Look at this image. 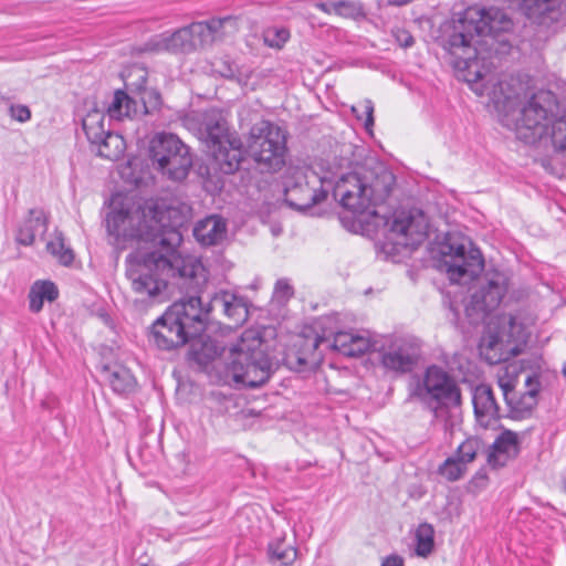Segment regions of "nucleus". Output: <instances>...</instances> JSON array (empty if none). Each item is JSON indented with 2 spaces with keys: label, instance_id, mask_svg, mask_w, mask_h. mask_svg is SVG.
I'll list each match as a JSON object with an SVG mask.
<instances>
[{
  "label": "nucleus",
  "instance_id": "7ed1b4c3",
  "mask_svg": "<svg viewBox=\"0 0 566 566\" xmlns=\"http://www.w3.org/2000/svg\"><path fill=\"white\" fill-rule=\"evenodd\" d=\"M474 91L482 95L485 91L503 112V124L515 130L525 143L534 144L548 134V125L557 108L554 93L546 90L534 91L528 82L518 76H506L496 83L482 82Z\"/></svg>",
  "mask_w": 566,
  "mask_h": 566
},
{
  "label": "nucleus",
  "instance_id": "cd10ccee",
  "mask_svg": "<svg viewBox=\"0 0 566 566\" xmlns=\"http://www.w3.org/2000/svg\"><path fill=\"white\" fill-rule=\"evenodd\" d=\"M94 145L97 146V154L109 160H117L122 157L126 149L124 138L116 133L107 132L101 140H97Z\"/></svg>",
  "mask_w": 566,
  "mask_h": 566
},
{
  "label": "nucleus",
  "instance_id": "4be33fe9",
  "mask_svg": "<svg viewBox=\"0 0 566 566\" xmlns=\"http://www.w3.org/2000/svg\"><path fill=\"white\" fill-rule=\"evenodd\" d=\"M525 15L537 24L549 25L560 17V0H524Z\"/></svg>",
  "mask_w": 566,
  "mask_h": 566
},
{
  "label": "nucleus",
  "instance_id": "5fc2aeb1",
  "mask_svg": "<svg viewBox=\"0 0 566 566\" xmlns=\"http://www.w3.org/2000/svg\"><path fill=\"white\" fill-rule=\"evenodd\" d=\"M352 113L356 116L358 120H360L363 117L358 114V108L356 106H352Z\"/></svg>",
  "mask_w": 566,
  "mask_h": 566
},
{
  "label": "nucleus",
  "instance_id": "f704fd0d",
  "mask_svg": "<svg viewBox=\"0 0 566 566\" xmlns=\"http://www.w3.org/2000/svg\"><path fill=\"white\" fill-rule=\"evenodd\" d=\"M207 22L213 35V43L223 40L238 29L237 20L232 17L213 18Z\"/></svg>",
  "mask_w": 566,
  "mask_h": 566
},
{
  "label": "nucleus",
  "instance_id": "a18cd8bd",
  "mask_svg": "<svg viewBox=\"0 0 566 566\" xmlns=\"http://www.w3.org/2000/svg\"><path fill=\"white\" fill-rule=\"evenodd\" d=\"M356 334L339 332L335 335L332 346L345 355L346 350L349 349Z\"/></svg>",
  "mask_w": 566,
  "mask_h": 566
},
{
  "label": "nucleus",
  "instance_id": "a878e982",
  "mask_svg": "<svg viewBox=\"0 0 566 566\" xmlns=\"http://www.w3.org/2000/svg\"><path fill=\"white\" fill-rule=\"evenodd\" d=\"M59 296L56 285L51 281H36L29 292V307L33 313H39L44 301L53 302Z\"/></svg>",
  "mask_w": 566,
  "mask_h": 566
},
{
  "label": "nucleus",
  "instance_id": "bf43d9fd",
  "mask_svg": "<svg viewBox=\"0 0 566 566\" xmlns=\"http://www.w3.org/2000/svg\"><path fill=\"white\" fill-rule=\"evenodd\" d=\"M564 489L566 490V475L563 479Z\"/></svg>",
  "mask_w": 566,
  "mask_h": 566
},
{
  "label": "nucleus",
  "instance_id": "b1692460",
  "mask_svg": "<svg viewBox=\"0 0 566 566\" xmlns=\"http://www.w3.org/2000/svg\"><path fill=\"white\" fill-rule=\"evenodd\" d=\"M191 167L192 156L190 154L189 147L186 146L184 151L177 153V155L167 161V164H159L154 168L160 171L163 176L169 180L182 181L189 175Z\"/></svg>",
  "mask_w": 566,
  "mask_h": 566
},
{
  "label": "nucleus",
  "instance_id": "603ef678",
  "mask_svg": "<svg viewBox=\"0 0 566 566\" xmlns=\"http://www.w3.org/2000/svg\"><path fill=\"white\" fill-rule=\"evenodd\" d=\"M405 560L401 556L397 554H391L389 556H386L380 566H403Z\"/></svg>",
  "mask_w": 566,
  "mask_h": 566
},
{
  "label": "nucleus",
  "instance_id": "20e7f679",
  "mask_svg": "<svg viewBox=\"0 0 566 566\" xmlns=\"http://www.w3.org/2000/svg\"><path fill=\"white\" fill-rule=\"evenodd\" d=\"M168 279L174 280V284L185 296L171 304L151 325L149 339L163 350H171L184 346L203 332L205 312L201 306L200 293H202L206 282L199 291H195L182 286V277L179 274H168L166 285H168ZM166 287L155 297L159 296ZM140 295L149 297L147 294ZM150 298H154V296H150Z\"/></svg>",
  "mask_w": 566,
  "mask_h": 566
},
{
  "label": "nucleus",
  "instance_id": "09e8293b",
  "mask_svg": "<svg viewBox=\"0 0 566 566\" xmlns=\"http://www.w3.org/2000/svg\"><path fill=\"white\" fill-rule=\"evenodd\" d=\"M9 113L13 119L20 123H25L31 118V111L25 105H11Z\"/></svg>",
  "mask_w": 566,
  "mask_h": 566
},
{
  "label": "nucleus",
  "instance_id": "f03ea898",
  "mask_svg": "<svg viewBox=\"0 0 566 566\" xmlns=\"http://www.w3.org/2000/svg\"><path fill=\"white\" fill-rule=\"evenodd\" d=\"M512 19L501 9L469 7L442 24L439 41L441 46L453 56V66L465 71L469 84L488 81L478 60L475 38L490 36L500 44H507L504 38L513 30Z\"/></svg>",
  "mask_w": 566,
  "mask_h": 566
},
{
  "label": "nucleus",
  "instance_id": "c756f323",
  "mask_svg": "<svg viewBox=\"0 0 566 566\" xmlns=\"http://www.w3.org/2000/svg\"><path fill=\"white\" fill-rule=\"evenodd\" d=\"M106 115L97 109H94L86 114L82 120L83 130L91 144H95L97 140L109 132L105 128Z\"/></svg>",
  "mask_w": 566,
  "mask_h": 566
},
{
  "label": "nucleus",
  "instance_id": "423d86ee",
  "mask_svg": "<svg viewBox=\"0 0 566 566\" xmlns=\"http://www.w3.org/2000/svg\"><path fill=\"white\" fill-rule=\"evenodd\" d=\"M394 176L385 172L371 184L365 182L356 172L340 175L335 181L334 196L340 205L355 214L376 216L375 207L382 203L391 192Z\"/></svg>",
  "mask_w": 566,
  "mask_h": 566
},
{
  "label": "nucleus",
  "instance_id": "37998d69",
  "mask_svg": "<svg viewBox=\"0 0 566 566\" xmlns=\"http://www.w3.org/2000/svg\"><path fill=\"white\" fill-rule=\"evenodd\" d=\"M371 347H375V345L371 344L368 338L356 335L349 349L346 350L345 356L358 357L370 350Z\"/></svg>",
  "mask_w": 566,
  "mask_h": 566
},
{
  "label": "nucleus",
  "instance_id": "3c124183",
  "mask_svg": "<svg viewBox=\"0 0 566 566\" xmlns=\"http://www.w3.org/2000/svg\"><path fill=\"white\" fill-rule=\"evenodd\" d=\"M394 36L397 41V43L401 46V48H410L415 43V39L413 36L410 34L409 31L405 30V29H397L395 30L394 32Z\"/></svg>",
  "mask_w": 566,
  "mask_h": 566
},
{
  "label": "nucleus",
  "instance_id": "4d7b16f0",
  "mask_svg": "<svg viewBox=\"0 0 566 566\" xmlns=\"http://www.w3.org/2000/svg\"><path fill=\"white\" fill-rule=\"evenodd\" d=\"M322 338L321 337H316L313 342V348L316 349L321 343Z\"/></svg>",
  "mask_w": 566,
  "mask_h": 566
},
{
  "label": "nucleus",
  "instance_id": "aec40b11",
  "mask_svg": "<svg viewBox=\"0 0 566 566\" xmlns=\"http://www.w3.org/2000/svg\"><path fill=\"white\" fill-rule=\"evenodd\" d=\"M48 230V216L41 208H32L19 224L15 232L18 244L29 247L34 243L36 235H42Z\"/></svg>",
  "mask_w": 566,
  "mask_h": 566
},
{
  "label": "nucleus",
  "instance_id": "f257e3e1",
  "mask_svg": "<svg viewBox=\"0 0 566 566\" xmlns=\"http://www.w3.org/2000/svg\"><path fill=\"white\" fill-rule=\"evenodd\" d=\"M150 247L126 256V276L137 294L157 295L166 286L168 274H179L184 287L199 291L206 282V269L195 256L181 255L178 230L191 216V207L179 200H159L143 207Z\"/></svg>",
  "mask_w": 566,
  "mask_h": 566
},
{
  "label": "nucleus",
  "instance_id": "c85d7f7f",
  "mask_svg": "<svg viewBox=\"0 0 566 566\" xmlns=\"http://www.w3.org/2000/svg\"><path fill=\"white\" fill-rule=\"evenodd\" d=\"M137 113L136 102L130 98L126 92L117 90L114 93L113 101L107 107V115L113 119L130 117Z\"/></svg>",
  "mask_w": 566,
  "mask_h": 566
},
{
  "label": "nucleus",
  "instance_id": "8fccbe9b",
  "mask_svg": "<svg viewBox=\"0 0 566 566\" xmlns=\"http://www.w3.org/2000/svg\"><path fill=\"white\" fill-rule=\"evenodd\" d=\"M364 108V113L366 115L365 118V128L367 132H371V128L374 127L375 119H374V103L369 98H365L359 104Z\"/></svg>",
  "mask_w": 566,
  "mask_h": 566
},
{
  "label": "nucleus",
  "instance_id": "c9c22d12",
  "mask_svg": "<svg viewBox=\"0 0 566 566\" xmlns=\"http://www.w3.org/2000/svg\"><path fill=\"white\" fill-rule=\"evenodd\" d=\"M195 51L213 44V35L207 21L193 22L188 25Z\"/></svg>",
  "mask_w": 566,
  "mask_h": 566
},
{
  "label": "nucleus",
  "instance_id": "de8ad7c7",
  "mask_svg": "<svg viewBox=\"0 0 566 566\" xmlns=\"http://www.w3.org/2000/svg\"><path fill=\"white\" fill-rule=\"evenodd\" d=\"M274 294L277 298L286 301L293 296V287L287 280L280 279L275 283Z\"/></svg>",
  "mask_w": 566,
  "mask_h": 566
},
{
  "label": "nucleus",
  "instance_id": "4c0bfd02",
  "mask_svg": "<svg viewBox=\"0 0 566 566\" xmlns=\"http://www.w3.org/2000/svg\"><path fill=\"white\" fill-rule=\"evenodd\" d=\"M296 549L284 541L269 545V557L271 562H280L282 565H291L296 558Z\"/></svg>",
  "mask_w": 566,
  "mask_h": 566
},
{
  "label": "nucleus",
  "instance_id": "ea45409f",
  "mask_svg": "<svg viewBox=\"0 0 566 566\" xmlns=\"http://www.w3.org/2000/svg\"><path fill=\"white\" fill-rule=\"evenodd\" d=\"M333 11L339 17L354 20L363 19L366 15L363 3L358 1L339 0L333 2Z\"/></svg>",
  "mask_w": 566,
  "mask_h": 566
},
{
  "label": "nucleus",
  "instance_id": "412c9836",
  "mask_svg": "<svg viewBox=\"0 0 566 566\" xmlns=\"http://www.w3.org/2000/svg\"><path fill=\"white\" fill-rule=\"evenodd\" d=\"M188 25L172 33H163L153 38L148 45L154 51H167L171 53H189L195 51Z\"/></svg>",
  "mask_w": 566,
  "mask_h": 566
},
{
  "label": "nucleus",
  "instance_id": "6e6d98bb",
  "mask_svg": "<svg viewBox=\"0 0 566 566\" xmlns=\"http://www.w3.org/2000/svg\"><path fill=\"white\" fill-rule=\"evenodd\" d=\"M502 359H504L502 356H499L496 358L488 357V360L490 361V364H496V363L501 361Z\"/></svg>",
  "mask_w": 566,
  "mask_h": 566
},
{
  "label": "nucleus",
  "instance_id": "7c9ffc66",
  "mask_svg": "<svg viewBox=\"0 0 566 566\" xmlns=\"http://www.w3.org/2000/svg\"><path fill=\"white\" fill-rule=\"evenodd\" d=\"M459 407H443L433 406L432 412L437 423L441 424L443 431L449 437H452L457 429L460 427Z\"/></svg>",
  "mask_w": 566,
  "mask_h": 566
},
{
  "label": "nucleus",
  "instance_id": "1a4fd4ad",
  "mask_svg": "<svg viewBox=\"0 0 566 566\" xmlns=\"http://www.w3.org/2000/svg\"><path fill=\"white\" fill-rule=\"evenodd\" d=\"M249 149L262 171L275 172L285 165V135L271 122L262 120L252 126Z\"/></svg>",
  "mask_w": 566,
  "mask_h": 566
},
{
  "label": "nucleus",
  "instance_id": "0eeeda50",
  "mask_svg": "<svg viewBox=\"0 0 566 566\" xmlns=\"http://www.w3.org/2000/svg\"><path fill=\"white\" fill-rule=\"evenodd\" d=\"M229 371L237 384L256 388L266 382L272 363L262 349V340L254 331H245L230 349Z\"/></svg>",
  "mask_w": 566,
  "mask_h": 566
},
{
  "label": "nucleus",
  "instance_id": "393cba45",
  "mask_svg": "<svg viewBox=\"0 0 566 566\" xmlns=\"http://www.w3.org/2000/svg\"><path fill=\"white\" fill-rule=\"evenodd\" d=\"M102 376L117 394H128L133 391L136 381L129 369L122 365L108 366L102 368Z\"/></svg>",
  "mask_w": 566,
  "mask_h": 566
},
{
  "label": "nucleus",
  "instance_id": "49530a36",
  "mask_svg": "<svg viewBox=\"0 0 566 566\" xmlns=\"http://www.w3.org/2000/svg\"><path fill=\"white\" fill-rule=\"evenodd\" d=\"M140 101L144 104L145 112L149 113L150 109H156L161 104V97L160 94L157 91L154 90H146L142 96Z\"/></svg>",
  "mask_w": 566,
  "mask_h": 566
},
{
  "label": "nucleus",
  "instance_id": "a211bd4d",
  "mask_svg": "<svg viewBox=\"0 0 566 566\" xmlns=\"http://www.w3.org/2000/svg\"><path fill=\"white\" fill-rule=\"evenodd\" d=\"M520 453L518 434L512 430H503L488 449L486 461L492 468H502Z\"/></svg>",
  "mask_w": 566,
  "mask_h": 566
},
{
  "label": "nucleus",
  "instance_id": "e433bc0d",
  "mask_svg": "<svg viewBox=\"0 0 566 566\" xmlns=\"http://www.w3.org/2000/svg\"><path fill=\"white\" fill-rule=\"evenodd\" d=\"M484 448V443L476 437L465 439L455 450L454 454L468 467L475 460L476 455Z\"/></svg>",
  "mask_w": 566,
  "mask_h": 566
},
{
  "label": "nucleus",
  "instance_id": "f8f14e48",
  "mask_svg": "<svg viewBox=\"0 0 566 566\" xmlns=\"http://www.w3.org/2000/svg\"><path fill=\"white\" fill-rule=\"evenodd\" d=\"M426 396H430L436 401V406H461L460 387L452 376L437 365L427 368L422 384L418 382L409 397L423 400Z\"/></svg>",
  "mask_w": 566,
  "mask_h": 566
},
{
  "label": "nucleus",
  "instance_id": "c03bdc74",
  "mask_svg": "<svg viewBox=\"0 0 566 566\" xmlns=\"http://www.w3.org/2000/svg\"><path fill=\"white\" fill-rule=\"evenodd\" d=\"M134 77L135 81L127 82V87L135 90L140 95L147 90L146 83H147V72L144 69L137 67L134 69L129 75L128 78Z\"/></svg>",
  "mask_w": 566,
  "mask_h": 566
},
{
  "label": "nucleus",
  "instance_id": "a19ab883",
  "mask_svg": "<svg viewBox=\"0 0 566 566\" xmlns=\"http://www.w3.org/2000/svg\"><path fill=\"white\" fill-rule=\"evenodd\" d=\"M223 314L235 324L243 323L249 315L245 300L234 294V300H229V306L226 307Z\"/></svg>",
  "mask_w": 566,
  "mask_h": 566
},
{
  "label": "nucleus",
  "instance_id": "473e14b6",
  "mask_svg": "<svg viewBox=\"0 0 566 566\" xmlns=\"http://www.w3.org/2000/svg\"><path fill=\"white\" fill-rule=\"evenodd\" d=\"M46 251L64 266L71 265L74 260V252L65 247L62 232H55L54 238L46 243Z\"/></svg>",
  "mask_w": 566,
  "mask_h": 566
},
{
  "label": "nucleus",
  "instance_id": "39448f33",
  "mask_svg": "<svg viewBox=\"0 0 566 566\" xmlns=\"http://www.w3.org/2000/svg\"><path fill=\"white\" fill-rule=\"evenodd\" d=\"M185 126L197 136L210 154V169L222 175L238 171L243 158V143L231 133L228 122L218 109L192 112L184 119Z\"/></svg>",
  "mask_w": 566,
  "mask_h": 566
},
{
  "label": "nucleus",
  "instance_id": "6e6552de",
  "mask_svg": "<svg viewBox=\"0 0 566 566\" xmlns=\"http://www.w3.org/2000/svg\"><path fill=\"white\" fill-rule=\"evenodd\" d=\"M441 254L440 269L452 283L468 284L483 271L482 253L467 238L449 235L441 247Z\"/></svg>",
  "mask_w": 566,
  "mask_h": 566
},
{
  "label": "nucleus",
  "instance_id": "864d4df0",
  "mask_svg": "<svg viewBox=\"0 0 566 566\" xmlns=\"http://www.w3.org/2000/svg\"><path fill=\"white\" fill-rule=\"evenodd\" d=\"M315 7L324 13L331 14L333 11V3L327 4L325 2H317Z\"/></svg>",
  "mask_w": 566,
  "mask_h": 566
},
{
  "label": "nucleus",
  "instance_id": "2eb2a0df",
  "mask_svg": "<svg viewBox=\"0 0 566 566\" xmlns=\"http://www.w3.org/2000/svg\"><path fill=\"white\" fill-rule=\"evenodd\" d=\"M106 229L109 235L114 237L119 243L127 240H136L138 247L147 250L150 247L149 230L145 228V214L143 208L134 212H125L123 210L112 211L106 218Z\"/></svg>",
  "mask_w": 566,
  "mask_h": 566
},
{
  "label": "nucleus",
  "instance_id": "58836bf2",
  "mask_svg": "<svg viewBox=\"0 0 566 566\" xmlns=\"http://www.w3.org/2000/svg\"><path fill=\"white\" fill-rule=\"evenodd\" d=\"M468 467L455 455H451L444 460V462L439 467V474L447 479L448 481H458L460 480L467 472Z\"/></svg>",
  "mask_w": 566,
  "mask_h": 566
},
{
  "label": "nucleus",
  "instance_id": "13d9d810",
  "mask_svg": "<svg viewBox=\"0 0 566 566\" xmlns=\"http://www.w3.org/2000/svg\"><path fill=\"white\" fill-rule=\"evenodd\" d=\"M495 346H496V342H495V340H491V342L489 343V348H490V349H494V347H495Z\"/></svg>",
  "mask_w": 566,
  "mask_h": 566
},
{
  "label": "nucleus",
  "instance_id": "9d476101",
  "mask_svg": "<svg viewBox=\"0 0 566 566\" xmlns=\"http://www.w3.org/2000/svg\"><path fill=\"white\" fill-rule=\"evenodd\" d=\"M429 221L418 209L401 210L394 213L388 222V231L384 249L388 253H401L413 250L428 237Z\"/></svg>",
  "mask_w": 566,
  "mask_h": 566
},
{
  "label": "nucleus",
  "instance_id": "bb28decb",
  "mask_svg": "<svg viewBox=\"0 0 566 566\" xmlns=\"http://www.w3.org/2000/svg\"><path fill=\"white\" fill-rule=\"evenodd\" d=\"M208 287V272L206 271V284L202 289L201 296V306L205 312L203 316V329L206 328V322L208 319V315L210 312L220 310L222 313L226 311V307L229 306V300H234V293L228 291H220L210 295L207 293Z\"/></svg>",
  "mask_w": 566,
  "mask_h": 566
},
{
  "label": "nucleus",
  "instance_id": "6ab92c4d",
  "mask_svg": "<svg viewBox=\"0 0 566 566\" xmlns=\"http://www.w3.org/2000/svg\"><path fill=\"white\" fill-rule=\"evenodd\" d=\"M187 145L175 134L158 133L149 143V158L153 167L167 164L179 151H184Z\"/></svg>",
  "mask_w": 566,
  "mask_h": 566
},
{
  "label": "nucleus",
  "instance_id": "f3484780",
  "mask_svg": "<svg viewBox=\"0 0 566 566\" xmlns=\"http://www.w3.org/2000/svg\"><path fill=\"white\" fill-rule=\"evenodd\" d=\"M472 402L476 422L484 429L500 419V407L489 385L481 384L473 390Z\"/></svg>",
  "mask_w": 566,
  "mask_h": 566
},
{
  "label": "nucleus",
  "instance_id": "9b49d317",
  "mask_svg": "<svg viewBox=\"0 0 566 566\" xmlns=\"http://www.w3.org/2000/svg\"><path fill=\"white\" fill-rule=\"evenodd\" d=\"M325 177H319L306 167H289L283 177L285 202L296 209L306 210L327 197L323 188Z\"/></svg>",
  "mask_w": 566,
  "mask_h": 566
},
{
  "label": "nucleus",
  "instance_id": "052dcab7",
  "mask_svg": "<svg viewBox=\"0 0 566 566\" xmlns=\"http://www.w3.org/2000/svg\"><path fill=\"white\" fill-rule=\"evenodd\" d=\"M563 374L566 376V364L563 367Z\"/></svg>",
  "mask_w": 566,
  "mask_h": 566
},
{
  "label": "nucleus",
  "instance_id": "ddd939ff",
  "mask_svg": "<svg viewBox=\"0 0 566 566\" xmlns=\"http://www.w3.org/2000/svg\"><path fill=\"white\" fill-rule=\"evenodd\" d=\"M379 361L384 369L396 375L410 373L417 366L421 349L419 342L409 336L387 338L379 347Z\"/></svg>",
  "mask_w": 566,
  "mask_h": 566
},
{
  "label": "nucleus",
  "instance_id": "4468645a",
  "mask_svg": "<svg viewBox=\"0 0 566 566\" xmlns=\"http://www.w3.org/2000/svg\"><path fill=\"white\" fill-rule=\"evenodd\" d=\"M507 292V277L504 273H488L485 284L474 292L465 305V314L471 324H479L494 311Z\"/></svg>",
  "mask_w": 566,
  "mask_h": 566
},
{
  "label": "nucleus",
  "instance_id": "2f4dec72",
  "mask_svg": "<svg viewBox=\"0 0 566 566\" xmlns=\"http://www.w3.org/2000/svg\"><path fill=\"white\" fill-rule=\"evenodd\" d=\"M552 144L557 150H566V111L555 114L548 125V134Z\"/></svg>",
  "mask_w": 566,
  "mask_h": 566
},
{
  "label": "nucleus",
  "instance_id": "72a5a7b5",
  "mask_svg": "<svg viewBox=\"0 0 566 566\" xmlns=\"http://www.w3.org/2000/svg\"><path fill=\"white\" fill-rule=\"evenodd\" d=\"M434 546V530L428 523L420 524L416 530V554L427 557Z\"/></svg>",
  "mask_w": 566,
  "mask_h": 566
},
{
  "label": "nucleus",
  "instance_id": "5701e85b",
  "mask_svg": "<svg viewBox=\"0 0 566 566\" xmlns=\"http://www.w3.org/2000/svg\"><path fill=\"white\" fill-rule=\"evenodd\" d=\"M193 235L202 245H217L226 239L227 223L219 216H209L196 223Z\"/></svg>",
  "mask_w": 566,
  "mask_h": 566
},
{
  "label": "nucleus",
  "instance_id": "dca6fc26",
  "mask_svg": "<svg viewBox=\"0 0 566 566\" xmlns=\"http://www.w3.org/2000/svg\"><path fill=\"white\" fill-rule=\"evenodd\" d=\"M525 385L526 390L516 397L510 382H500L504 399L514 418L522 419L528 417L537 405V395L539 391L538 378L536 376H528L525 380Z\"/></svg>",
  "mask_w": 566,
  "mask_h": 566
},
{
  "label": "nucleus",
  "instance_id": "79ce46f5",
  "mask_svg": "<svg viewBox=\"0 0 566 566\" xmlns=\"http://www.w3.org/2000/svg\"><path fill=\"white\" fill-rule=\"evenodd\" d=\"M264 43L274 49H281L290 39V32L285 28H269L263 33Z\"/></svg>",
  "mask_w": 566,
  "mask_h": 566
}]
</instances>
